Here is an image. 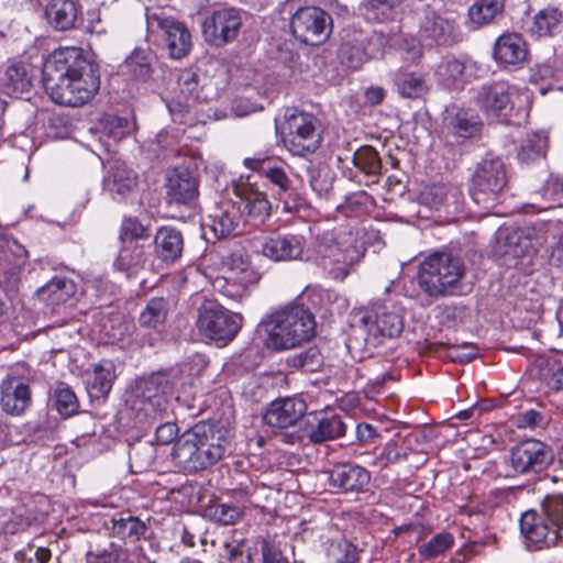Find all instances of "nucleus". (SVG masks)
Wrapping results in <instances>:
<instances>
[{"mask_svg":"<svg viewBox=\"0 0 563 563\" xmlns=\"http://www.w3.org/2000/svg\"><path fill=\"white\" fill-rule=\"evenodd\" d=\"M43 86L57 104L80 107L100 87L98 65L84 56L81 49L67 47L54 52L43 65Z\"/></svg>","mask_w":563,"mask_h":563,"instance_id":"nucleus-1","label":"nucleus"},{"mask_svg":"<svg viewBox=\"0 0 563 563\" xmlns=\"http://www.w3.org/2000/svg\"><path fill=\"white\" fill-rule=\"evenodd\" d=\"M229 441L225 432L212 423L200 421L184 432L173 446L174 464L187 473H197L218 463Z\"/></svg>","mask_w":563,"mask_h":563,"instance_id":"nucleus-2","label":"nucleus"},{"mask_svg":"<svg viewBox=\"0 0 563 563\" xmlns=\"http://www.w3.org/2000/svg\"><path fill=\"white\" fill-rule=\"evenodd\" d=\"M466 268L462 258L448 252H434L420 264L418 286L430 298H444L462 292Z\"/></svg>","mask_w":563,"mask_h":563,"instance_id":"nucleus-3","label":"nucleus"},{"mask_svg":"<svg viewBox=\"0 0 563 563\" xmlns=\"http://www.w3.org/2000/svg\"><path fill=\"white\" fill-rule=\"evenodd\" d=\"M268 349L283 351L299 346L314 335L312 313L300 305L286 306L271 313L264 321Z\"/></svg>","mask_w":563,"mask_h":563,"instance_id":"nucleus-4","label":"nucleus"},{"mask_svg":"<svg viewBox=\"0 0 563 563\" xmlns=\"http://www.w3.org/2000/svg\"><path fill=\"white\" fill-rule=\"evenodd\" d=\"M520 530L527 540L540 548L556 545L563 530V494H549L539 511H526L520 519Z\"/></svg>","mask_w":563,"mask_h":563,"instance_id":"nucleus-5","label":"nucleus"},{"mask_svg":"<svg viewBox=\"0 0 563 563\" xmlns=\"http://www.w3.org/2000/svg\"><path fill=\"white\" fill-rule=\"evenodd\" d=\"M318 265L333 279L343 280L364 255L354 235L344 230L327 232L317 250Z\"/></svg>","mask_w":563,"mask_h":563,"instance_id":"nucleus-6","label":"nucleus"},{"mask_svg":"<svg viewBox=\"0 0 563 563\" xmlns=\"http://www.w3.org/2000/svg\"><path fill=\"white\" fill-rule=\"evenodd\" d=\"M285 147L295 156L313 154L322 143V129L311 113L288 109L282 126Z\"/></svg>","mask_w":563,"mask_h":563,"instance_id":"nucleus-7","label":"nucleus"},{"mask_svg":"<svg viewBox=\"0 0 563 563\" xmlns=\"http://www.w3.org/2000/svg\"><path fill=\"white\" fill-rule=\"evenodd\" d=\"M174 389L166 375L155 374L136 382L128 404L139 419L155 420L167 411V394Z\"/></svg>","mask_w":563,"mask_h":563,"instance_id":"nucleus-8","label":"nucleus"},{"mask_svg":"<svg viewBox=\"0 0 563 563\" xmlns=\"http://www.w3.org/2000/svg\"><path fill=\"white\" fill-rule=\"evenodd\" d=\"M358 329L367 346L376 347L397 338L404 329L400 313L386 303H372L360 311Z\"/></svg>","mask_w":563,"mask_h":563,"instance_id":"nucleus-9","label":"nucleus"},{"mask_svg":"<svg viewBox=\"0 0 563 563\" xmlns=\"http://www.w3.org/2000/svg\"><path fill=\"white\" fill-rule=\"evenodd\" d=\"M507 184L506 168L499 157L487 155L478 164L472 179L471 196L484 209L495 207Z\"/></svg>","mask_w":563,"mask_h":563,"instance_id":"nucleus-10","label":"nucleus"},{"mask_svg":"<svg viewBox=\"0 0 563 563\" xmlns=\"http://www.w3.org/2000/svg\"><path fill=\"white\" fill-rule=\"evenodd\" d=\"M242 317L212 300H206L198 308L196 327L201 335L217 342L228 343L238 334Z\"/></svg>","mask_w":563,"mask_h":563,"instance_id":"nucleus-11","label":"nucleus"},{"mask_svg":"<svg viewBox=\"0 0 563 563\" xmlns=\"http://www.w3.org/2000/svg\"><path fill=\"white\" fill-rule=\"evenodd\" d=\"M529 99V91L507 81L485 85L477 95V104L489 117L508 115Z\"/></svg>","mask_w":563,"mask_h":563,"instance_id":"nucleus-12","label":"nucleus"},{"mask_svg":"<svg viewBox=\"0 0 563 563\" xmlns=\"http://www.w3.org/2000/svg\"><path fill=\"white\" fill-rule=\"evenodd\" d=\"M294 36L308 45L324 43L332 31L331 15L318 7H302L290 20Z\"/></svg>","mask_w":563,"mask_h":563,"instance_id":"nucleus-13","label":"nucleus"},{"mask_svg":"<svg viewBox=\"0 0 563 563\" xmlns=\"http://www.w3.org/2000/svg\"><path fill=\"white\" fill-rule=\"evenodd\" d=\"M146 24L152 31H161L169 56L181 59L190 52L191 34L181 21L173 16H165L164 12L147 11Z\"/></svg>","mask_w":563,"mask_h":563,"instance_id":"nucleus-14","label":"nucleus"},{"mask_svg":"<svg viewBox=\"0 0 563 563\" xmlns=\"http://www.w3.org/2000/svg\"><path fill=\"white\" fill-rule=\"evenodd\" d=\"M553 461V452L549 445L529 439L512 448L509 456L514 474H539Z\"/></svg>","mask_w":563,"mask_h":563,"instance_id":"nucleus-15","label":"nucleus"},{"mask_svg":"<svg viewBox=\"0 0 563 563\" xmlns=\"http://www.w3.org/2000/svg\"><path fill=\"white\" fill-rule=\"evenodd\" d=\"M306 239L300 234L276 233L258 241L257 252L274 263L305 260Z\"/></svg>","mask_w":563,"mask_h":563,"instance_id":"nucleus-16","label":"nucleus"},{"mask_svg":"<svg viewBox=\"0 0 563 563\" xmlns=\"http://www.w3.org/2000/svg\"><path fill=\"white\" fill-rule=\"evenodd\" d=\"M242 26V18L238 10L223 8L212 12L202 23L205 40L213 46H223L233 42Z\"/></svg>","mask_w":563,"mask_h":563,"instance_id":"nucleus-17","label":"nucleus"},{"mask_svg":"<svg viewBox=\"0 0 563 563\" xmlns=\"http://www.w3.org/2000/svg\"><path fill=\"white\" fill-rule=\"evenodd\" d=\"M209 227L217 239L236 235L241 232L243 212L240 202L225 199L216 203L208 216Z\"/></svg>","mask_w":563,"mask_h":563,"instance_id":"nucleus-18","label":"nucleus"},{"mask_svg":"<svg viewBox=\"0 0 563 563\" xmlns=\"http://www.w3.org/2000/svg\"><path fill=\"white\" fill-rule=\"evenodd\" d=\"M422 34L438 45H453L462 40L457 14L453 11L431 13L422 25Z\"/></svg>","mask_w":563,"mask_h":563,"instance_id":"nucleus-19","label":"nucleus"},{"mask_svg":"<svg viewBox=\"0 0 563 563\" xmlns=\"http://www.w3.org/2000/svg\"><path fill=\"white\" fill-rule=\"evenodd\" d=\"M0 404L9 415L20 416L31 405V390L25 378L14 372L7 374L0 386Z\"/></svg>","mask_w":563,"mask_h":563,"instance_id":"nucleus-20","label":"nucleus"},{"mask_svg":"<svg viewBox=\"0 0 563 563\" xmlns=\"http://www.w3.org/2000/svg\"><path fill=\"white\" fill-rule=\"evenodd\" d=\"M306 402L296 397L277 399L271 402L264 413V422L274 429H287L305 416Z\"/></svg>","mask_w":563,"mask_h":563,"instance_id":"nucleus-21","label":"nucleus"},{"mask_svg":"<svg viewBox=\"0 0 563 563\" xmlns=\"http://www.w3.org/2000/svg\"><path fill=\"white\" fill-rule=\"evenodd\" d=\"M166 196L170 203L189 205L199 195L198 180L188 168L176 167L167 173Z\"/></svg>","mask_w":563,"mask_h":563,"instance_id":"nucleus-22","label":"nucleus"},{"mask_svg":"<svg viewBox=\"0 0 563 563\" xmlns=\"http://www.w3.org/2000/svg\"><path fill=\"white\" fill-rule=\"evenodd\" d=\"M329 484L343 493H360L371 482L369 472L354 463L334 464L328 472Z\"/></svg>","mask_w":563,"mask_h":563,"instance_id":"nucleus-23","label":"nucleus"},{"mask_svg":"<svg viewBox=\"0 0 563 563\" xmlns=\"http://www.w3.org/2000/svg\"><path fill=\"white\" fill-rule=\"evenodd\" d=\"M306 433L313 443L338 439L345 434V423L338 415L330 412H312L305 420Z\"/></svg>","mask_w":563,"mask_h":563,"instance_id":"nucleus-24","label":"nucleus"},{"mask_svg":"<svg viewBox=\"0 0 563 563\" xmlns=\"http://www.w3.org/2000/svg\"><path fill=\"white\" fill-rule=\"evenodd\" d=\"M235 191L244 203L247 220L263 223L271 216V202L265 192L260 191L254 185L242 184L236 187Z\"/></svg>","mask_w":563,"mask_h":563,"instance_id":"nucleus-25","label":"nucleus"},{"mask_svg":"<svg viewBox=\"0 0 563 563\" xmlns=\"http://www.w3.org/2000/svg\"><path fill=\"white\" fill-rule=\"evenodd\" d=\"M527 55V44L521 35L506 33L496 40L494 58L498 64L516 66L523 63Z\"/></svg>","mask_w":563,"mask_h":563,"instance_id":"nucleus-26","label":"nucleus"},{"mask_svg":"<svg viewBox=\"0 0 563 563\" xmlns=\"http://www.w3.org/2000/svg\"><path fill=\"white\" fill-rule=\"evenodd\" d=\"M530 233L531 229L529 228L499 229L497 232V253L511 257L525 255L532 247Z\"/></svg>","mask_w":563,"mask_h":563,"instance_id":"nucleus-27","label":"nucleus"},{"mask_svg":"<svg viewBox=\"0 0 563 563\" xmlns=\"http://www.w3.org/2000/svg\"><path fill=\"white\" fill-rule=\"evenodd\" d=\"M103 186L114 200H122L135 188L136 175L124 163L114 162L103 179Z\"/></svg>","mask_w":563,"mask_h":563,"instance_id":"nucleus-28","label":"nucleus"},{"mask_svg":"<svg viewBox=\"0 0 563 563\" xmlns=\"http://www.w3.org/2000/svg\"><path fill=\"white\" fill-rule=\"evenodd\" d=\"M33 67L24 62L11 63L2 78L3 91L7 95L20 97L32 87Z\"/></svg>","mask_w":563,"mask_h":563,"instance_id":"nucleus-29","label":"nucleus"},{"mask_svg":"<svg viewBox=\"0 0 563 563\" xmlns=\"http://www.w3.org/2000/svg\"><path fill=\"white\" fill-rule=\"evenodd\" d=\"M156 255L164 262H175L180 257L184 240L180 231L172 227H162L154 239Z\"/></svg>","mask_w":563,"mask_h":563,"instance_id":"nucleus-30","label":"nucleus"},{"mask_svg":"<svg viewBox=\"0 0 563 563\" xmlns=\"http://www.w3.org/2000/svg\"><path fill=\"white\" fill-rule=\"evenodd\" d=\"M115 365L110 360H102L95 365L92 373L87 379V390L91 398L106 397L113 385L115 379Z\"/></svg>","mask_w":563,"mask_h":563,"instance_id":"nucleus-31","label":"nucleus"},{"mask_svg":"<svg viewBox=\"0 0 563 563\" xmlns=\"http://www.w3.org/2000/svg\"><path fill=\"white\" fill-rule=\"evenodd\" d=\"M505 0H474L467 9V22L472 29L494 23L503 15Z\"/></svg>","mask_w":563,"mask_h":563,"instance_id":"nucleus-32","label":"nucleus"},{"mask_svg":"<svg viewBox=\"0 0 563 563\" xmlns=\"http://www.w3.org/2000/svg\"><path fill=\"white\" fill-rule=\"evenodd\" d=\"M48 23L58 31H66L75 25L77 8L73 0H49L45 8Z\"/></svg>","mask_w":563,"mask_h":563,"instance_id":"nucleus-33","label":"nucleus"},{"mask_svg":"<svg viewBox=\"0 0 563 563\" xmlns=\"http://www.w3.org/2000/svg\"><path fill=\"white\" fill-rule=\"evenodd\" d=\"M145 262L146 257L144 246L136 242L129 241L123 243V246L114 261V266L130 276L142 269Z\"/></svg>","mask_w":563,"mask_h":563,"instance_id":"nucleus-34","label":"nucleus"},{"mask_svg":"<svg viewBox=\"0 0 563 563\" xmlns=\"http://www.w3.org/2000/svg\"><path fill=\"white\" fill-rule=\"evenodd\" d=\"M244 165L261 175L265 176L271 183L276 185L284 194L290 188V180L285 170L280 167L272 166L268 157H247Z\"/></svg>","mask_w":563,"mask_h":563,"instance_id":"nucleus-35","label":"nucleus"},{"mask_svg":"<svg viewBox=\"0 0 563 563\" xmlns=\"http://www.w3.org/2000/svg\"><path fill=\"white\" fill-rule=\"evenodd\" d=\"M75 294V284L65 277H54L37 290L41 300L49 305L66 302Z\"/></svg>","mask_w":563,"mask_h":563,"instance_id":"nucleus-36","label":"nucleus"},{"mask_svg":"<svg viewBox=\"0 0 563 563\" xmlns=\"http://www.w3.org/2000/svg\"><path fill=\"white\" fill-rule=\"evenodd\" d=\"M110 531L115 538L135 542L144 536L146 526L137 517L120 515L111 519Z\"/></svg>","mask_w":563,"mask_h":563,"instance_id":"nucleus-37","label":"nucleus"},{"mask_svg":"<svg viewBox=\"0 0 563 563\" xmlns=\"http://www.w3.org/2000/svg\"><path fill=\"white\" fill-rule=\"evenodd\" d=\"M541 383L551 390L563 389V354L553 353L539 365Z\"/></svg>","mask_w":563,"mask_h":563,"instance_id":"nucleus-38","label":"nucleus"},{"mask_svg":"<svg viewBox=\"0 0 563 563\" xmlns=\"http://www.w3.org/2000/svg\"><path fill=\"white\" fill-rule=\"evenodd\" d=\"M548 135L544 131L528 133L518 150V159L522 163L533 162L545 155Z\"/></svg>","mask_w":563,"mask_h":563,"instance_id":"nucleus-39","label":"nucleus"},{"mask_svg":"<svg viewBox=\"0 0 563 563\" xmlns=\"http://www.w3.org/2000/svg\"><path fill=\"white\" fill-rule=\"evenodd\" d=\"M562 16L558 9L545 8L534 15L530 31L538 36H551L560 30Z\"/></svg>","mask_w":563,"mask_h":563,"instance_id":"nucleus-40","label":"nucleus"},{"mask_svg":"<svg viewBox=\"0 0 563 563\" xmlns=\"http://www.w3.org/2000/svg\"><path fill=\"white\" fill-rule=\"evenodd\" d=\"M178 89L177 103L181 108L180 111H187L199 96L197 75L188 69L183 70L178 76Z\"/></svg>","mask_w":563,"mask_h":563,"instance_id":"nucleus-41","label":"nucleus"},{"mask_svg":"<svg viewBox=\"0 0 563 563\" xmlns=\"http://www.w3.org/2000/svg\"><path fill=\"white\" fill-rule=\"evenodd\" d=\"M260 279L261 274L254 268H250L240 272L235 277H231L217 289L230 298H236L241 297L250 286L257 284Z\"/></svg>","mask_w":563,"mask_h":563,"instance_id":"nucleus-42","label":"nucleus"},{"mask_svg":"<svg viewBox=\"0 0 563 563\" xmlns=\"http://www.w3.org/2000/svg\"><path fill=\"white\" fill-rule=\"evenodd\" d=\"M156 448L151 442H140L131 446L129 452L130 467L134 473L147 471L155 462Z\"/></svg>","mask_w":563,"mask_h":563,"instance_id":"nucleus-43","label":"nucleus"},{"mask_svg":"<svg viewBox=\"0 0 563 563\" xmlns=\"http://www.w3.org/2000/svg\"><path fill=\"white\" fill-rule=\"evenodd\" d=\"M449 133L461 137H471L477 133L479 126L476 118L467 112L459 111L454 115L445 118V126Z\"/></svg>","mask_w":563,"mask_h":563,"instance_id":"nucleus-44","label":"nucleus"},{"mask_svg":"<svg viewBox=\"0 0 563 563\" xmlns=\"http://www.w3.org/2000/svg\"><path fill=\"white\" fill-rule=\"evenodd\" d=\"M541 196L543 203L537 207V211L563 206V177L551 175L542 188Z\"/></svg>","mask_w":563,"mask_h":563,"instance_id":"nucleus-45","label":"nucleus"},{"mask_svg":"<svg viewBox=\"0 0 563 563\" xmlns=\"http://www.w3.org/2000/svg\"><path fill=\"white\" fill-rule=\"evenodd\" d=\"M329 563H356L357 548L344 538L332 540L327 549Z\"/></svg>","mask_w":563,"mask_h":563,"instance_id":"nucleus-46","label":"nucleus"},{"mask_svg":"<svg viewBox=\"0 0 563 563\" xmlns=\"http://www.w3.org/2000/svg\"><path fill=\"white\" fill-rule=\"evenodd\" d=\"M395 82L398 92L407 98H418L427 90L424 78L416 73H400Z\"/></svg>","mask_w":563,"mask_h":563,"instance_id":"nucleus-47","label":"nucleus"},{"mask_svg":"<svg viewBox=\"0 0 563 563\" xmlns=\"http://www.w3.org/2000/svg\"><path fill=\"white\" fill-rule=\"evenodd\" d=\"M167 310L168 306L165 299H151L140 314L141 325L156 329L166 320Z\"/></svg>","mask_w":563,"mask_h":563,"instance_id":"nucleus-48","label":"nucleus"},{"mask_svg":"<svg viewBox=\"0 0 563 563\" xmlns=\"http://www.w3.org/2000/svg\"><path fill=\"white\" fill-rule=\"evenodd\" d=\"M354 165L368 176H377L380 173L382 163L377 152L371 147L365 146L358 148L353 156Z\"/></svg>","mask_w":563,"mask_h":563,"instance_id":"nucleus-49","label":"nucleus"},{"mask_svg":"<svg viewBox=\"0 0 563 563\" xmlns=\"http://www.w3.org/2000/svg\"><path fill=\"white\" fill-rule=\"evenodd\" d=\"M402 0H366L364 3V14L368 20L384 22L393 19L394 9L398 7Z\"/></svg>","mask_w":563,"mask_h":563,"instance_id":"nucleus-50","label":"nucleus"},{"mask_svg":"<svg viewBox=\"0 0 563 563\" xmlns=\"http://www.w3.org/2000/svg\"><path fill=\"white\" fill-rule=\"evenodd\" d=\"M152 54L142 49H135L125 59L126 70L139 79H146L151 74Z\"/></svg>","mask_w":563,"mask_h":563,"instance_id":"nucleus-51","label":"nucleus"},{"mask_svg":"<svg viewBox=\"0 0 563 563\" xmlns=\"http://www.w3.org/2000/svg\"><path fill=\"white\" fill-rule=\"evenodd\" d=\"M253 268L247 256L241 253H232L224 261V275L217 277L213 282L214 288H220L223 283L231 277H235L240 272Z\"/></svg>","mask_w":563,"mask_h":563,"instance_id":"nucleus-52","label":"nucleus"},{"mask_svg":"<svg viewBox=\"0 0 563 563\" xmlns=\"http://www.w3.org/2000/svg\"><path fill=\"white\" fill-rule=\"evenodd\" d=\"M339 55L342 64L352 69H357L368 59V55L361 43H343Z\"/></svg>","mask_w":563,"mask_h":563,"instance_id":"nucleus-53","label":"nucleus"},{"mask_svg":"<svg viewBox=\"0 0 563 563\" xmlns=\"http://www.w3.org/2000/svg\"><path fill=\"white\" fill-rule=\"evenodd\" d=\"M453 536L449 532H440L419 548V554L423 559H432L441 555L453 544Z\"/></svg>","mask_w":563,"mask_h":563,"instance_id":"nucleus-54","label":"nucleus"},{"mask_svg":"<svg viewBox=\"0 0 563 563\" xmlns=\"http://www.w3.org/2000/svg\"><path fill=\"white\" fill-rule=\"evenodd\" d=\"M54 400L57 411L64 417L74 415L79 408L75 393L68 387L57 388L54 393Z\"/></svg>","mask_w":563,"mask_h":563,"instance_id":"nucleus-55","label":"nucleus"},{"mask_svg":"<svg viewBox=\"0 0 563 563\" xmlns=\"http://www.w3.org/2000/svg\"><path fill=\"white\" fill-rule=\"evenodd\" d=\"M147 236V228L144 227L137 219L128 218L122 222L121 239L123 243L129 241L136 242V240L146 239Z\"/></svg>","mask_w":563,"mask_h":563,"instance_id":"nucleus-56","label":"nucleus"},{"mask_svg":"<svg viewBox=\"0 0 563 563\" xmlns=\"http://www.w3.org/2000/svg\"><path fill=\"white\" fill-rule=\"evenodd\" d=\"M241 510L238 507L220 504L212 508V517L222 525H234L241 518Z\"/></svg>","mask_w":563,"mask_h":563,"instance_id":"nucleus-57","label":"nucleus"},{"mask_svg":"<svg viewBox=\"0 0 563 563\" xmlns=\"http://www.w3.org/2000/svg\"><path fill=\"white\" fill-rule=\"evenodd\" d=\"M449 356L454 362L468 363L477 356V347L471 343L453 345L449 350Z\"/></svg>","mask_w":563,"mask_h":563,"instance_id":"nucleus-58","label":"nucleus"},{"mask_svg":"<svg viewBox=\"0 0 563 563\" xmlns=\"http://www.w3.org/2000/svg\"><path fill=\"white\" fill-rule=\"evenodd\" d=\"M126 553L113 543L109 549L103 550L101 553L95 555V560L90 563H124Z\"/></svg>","mask_w":563,"mask_h":563,"instance_id":"nucleus-59","label":"nucleus"},{"mask_svg":"<svg viewBox=\"0 0 563 563\" xmlns=\"http://www.w3.org/2000/svg\"><path fill=\"white\" fill-rule=\"evenodd\" d=\"M179 429L175 422L161 423L155 429V441L157 444L167 445L178 435Z\"/></svg>","mask_w":563,"mask_h":563,"instance_id":"nucleus-60","label":"nucleus"},{"mask_svg":"<svg viewBox=\"0 0 563 563\" xmlns=\"http://www.w3.org/2000/svg\"><path fill=\"white\" fill-rule=\"evenodd\" d=\"M261 551L264 563H284L282 550L275 541L263 539Z\"/></svg>","mask_w":563,"mask_h":563,"instance_id":"nucleus-61","label":"nucleus"},{"mask_svg":"<svg viewBox=\"0 0 563 563\" xmlns=\"http://www.w3.org/2000/svg\"><path fill=\"white\" fill-rule=\"evenodd\" d=\"M104 129L107 130L108 134L114 140L123 139L131 131L129 120L119 117L109 120Z\"/></svg>","mask_w":563,"mask_h":563,"instance_id":"nucleus-62","label":"nucleus"},{"mask_svg":"<svg viewBox=\"0 0 563 563\" xmlns=\"http://www.w3.org/2000/svg\"><path fill=\"white\" fill-rule=\"evenodd\" d=\"M225 550L230 563H251V553L244 551L240 543H225Z\"/></svg>","mask_w":563,"mask_h":563,"instance_id":"nucleus-63","label":"nucleus"},{"mask_svg":"<svg viewBox=\"0 0 563 563\" xmlns=\"http://www.w3.org/2000/svg\"><path fill=\"white\" fill-rule=\"evenodd\" d=\"M553 239L549 261L552 265L560 266L563 264V233H560L556 238L553 235Z\"/></svg>","mask_w":563,"mask_h":563,"instance_id":"nucleus-64","label":"nucleus"}]
</instances>
